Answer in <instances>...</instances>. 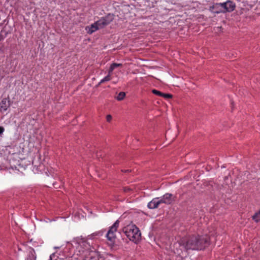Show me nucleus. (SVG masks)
Returning <instances> with one entry per match:
<instances>
[{
	"label": "nucleus",
	"mask_w": 260,
	"mask_h": 260,
	"mask_svg": "<svg viewBox=\"0 0 260 260\" xmlns=\"http://www.w3.org/2000/svg\"><path fill=\"white\" fill-rule=\"evenodd\" d=\"M210 244V238L207 235H187L180 241V246L186 250H201L204 249Z\"/></svg>",
	"instance_id": "f257e3e1"
},
{
	"label": "nucleus",
	"mask_w": 260,
	"mask_h": 260,
	"mask_svg": "<svg viewBox=\"0 0 260 260\" xmlns=\"http://www.w3.org/2000/svg\"><path fill=\"white\" fill-rule=\"evenodd\" d=\"M122 232L130 241L135 243L141 239V233L139 228L135 224H128L122 229Z\"/></svg>",
	"instance_id": "f03ea898"
},
{
	"label": "nucleus",
	"mask_w": 260,
	"mask_h": 260,
	"mask_svg": "<svg viewBox=\"0 0 260 260\" xmlns=\"http://www.w3.org/2000/svg\"><path fill=\"white\" fill-rule=\"evenodd\" d=\"M114 17V14L108 13L105 16L102 17L100 20H98L96 24L100 26L101 28H103L112 22Z\"/></svg>",
	"instance_id": "7ed1b4c3"
},
{
	"label": "nucleus",
	"mask_w": 260,
	"mask_h": 260,
	"mask_svg": "<svg viewBox=\"0 0 260 260\" xmlns=\"http://www.w3.org/2000/svg\"><path fill=\"white\" fill-rule=\"evenodd\" d=\"M159 199L161 203L169 204L174 201V196L171 193H167Z\"/></svg>",
	"instance_id": "20e7f679"
},
{
	"label": "nucleus",
	"mask_w": 260,
	"mask_h": 260,
	"mask_svg": "<svg viewBox=\"0 0 260 260\" xmlns=\"http://www.w3.org/2000/svg\"><path fill=\"white\" fill-rule=\"evenodd\" d=\"M10 106V101L9 99L4 98L0 102V111L2 112L7 111Z\"/></svg>",
	"instance_id": "39448f33"
},
{
	"label": "nucleus",
	"mask_w": 260,
	"mask_h": 260,
	"mask_svg": "<svg viewBox=\"0 0 260 260\" xmlns=\"http://www.w3.org/2000/svg\"><path fill=\"white\" fill-rule=\"evenodd\" d=\"M161 204L159 198H156L148 203L147 207L151 209L157 208L159 205Z\"/></svg>",
	"instance_id": "423d86ee"
},
{
	"label": "nucleus",
	"mask_w": 260,
	"mask_h": 260,
	"mask_svg": "<svg viewBox=\"0 0 260 260\" xmlns=\"http://www.w3.org/2000/svg\"><path fill=\"white\" fill-rule=\"evenodd\" d=\"M236 8V4L234 2L228 0L226 2L225 13L231 12Z\"/></svg>",
	"instance_id": "0eeeda50"
},
{
	"label": "nucleus",
	"mask_w": 260,
	"mask_h": 260,
	"mask_svg": "<svg viewBox=\"0 0 260 260\" xmlns=\"http://www.w3.org/2000/svg\"><path fill=\"white\" fill-rule=\"evenodd\" d=\"M209 10L211 12L213 13H223V11L220 9L219 5H218V3L214 4L212 6H210Z\"/></svg>",
	"instance_id": "6e6552de"
},
{
	"label": "nucleus",
	"mask_w": 260,
	"mask_h": 260,
	"mask_svg": "<svg viewBox=\"0 0 260 260\" xmlns=\"http://www.w3.org/2000/svg\"><path fill=\"white\" fill-rule=\"evenodd\" d=\"M106 237L107 239L111 242H114L116 239V234L112 232L108 231Z\"/></svg>",
	"instance_id": "1a4fd4ad"
},
{
	"label": "nucleus",
	"mask_w": 260,
	"mask_h": 260,
	"mask_svg": "<svg viewBox=\"0 0 260 260\" xmlns=\"http://www.w3.org/2000/svg\"><path fill=\"white\" fill-rule=\"evenodd\" d=\"M101 28L100 26L96 24V21L93 24L91 25V26L88 31V32L90 34L93 33L99 29Z\"/></svg>",
	"instance_id": "9d476101"
},
{
	"label": "nucleus",
	"mask_w": 260,
	"mask_h": 260,
	"mask_svg": "<svg viewBox=\"0 0 260 260\" xmlns=\"http://www.w3.org/2000/svg\"><path fill=\"white\" fill-rule=\"evenodd\" d=\"M119 221L118 220H117L114 224L110 228L109 231L112 232V233H114L115 234L117 230V229L119 226Z\"/></svg>",
	"instance_id": "9b49d317"
},
{
	"label": "nucleus",
	"mask_w": 260,
	"mask_h": 260,
	"mask_svg": "<svg viewBox=\"0 0 260 260\" xmlns=\"http://www.w3.org/2000/svg\"><path fill=\"white\" fill-rule=\"evenodd\" d=\"M122 64L121 63H113L111 64L109 70V73H112L113 70L119 67H122Z\"/></svg>",
	"instance_id": "f8f14e48"
},
{
	"label": "nucleus",
	"mask_w": 260,
	"mask_h": 260,
	"mask_svg": "<svg viewBox=\"0 0 260 260\" xmlns=\"http://www.w3.org/2000/svg\"><path fill=\"white\" fill-rule=\"evenodd\" d=\"M111 73H109L108 72V75H107L105 78H104L103 79H102L101 80V81L99 82L98 85H100V84H101L102 83H103L104 82L109 81L111 79Z\"/></svg>",
	"instance_id": "ddd939ff"
},
{
	"label": "nucleus",
	"mask_w": 260,
	"mask_h": 260,
	"mask_svg": "<svg viewBox=\"0 0 260 260\" xmlns=\"http://www.w3.org/2000/svg\"><path fill=\"white\" fill-rule=\"evenodd\" d=\"M252 219L256 222H258L260 221V213L258 211V212H256L252 216Z\"/></svg>",
	"instance_id": "4468645a"
},
{
	"label": "nucleus",
	"mask_w": 260,
	"mask_h": 260,
	"mask_svg": "<svg viewBox=\"0 0 260 260\" xmlns=\"http://www.w3.org/2000/svg\"><path fill=\"white\" fill-rule=\"evenodd\" d=\"M125 96V93L124 92H120L119 93L116 99L117 101H122L124 99Z\"/></svg>",
	"instance_id": "2eb2a0df"
},
{
	"label": "nucleus",
	"mask_w": 260,
	"mask_h": 260,
	"mask_svg": "<svg viewBox=\"0 0 260 260\" xmlns=\"http://www.w3.org/2000/svg\"><path fill=\"white\" fill-rule=\"evenodd\" d=\"M7 34L8 32L4 29H2L0 32V41L6 37Z\"/></svg>",
	"instance_id": "dca6fc26"
},
{
	"label": "nucleus",
	"mask_w": 260,
	"mask_h": 260,
	"mask_svg": "<svg viewBox=\"0 0 260 260\" xmlns=\"http://www.w3.org/2000/svg\"><path fill=\"white\" fill-rule=\"evenodd\" d=\"M220 9L222 10L223 13H225V9H226V2L222 3H218Z\"/></svg>",
	"instance_id": "f3484780"
},
{
	"label": "nucleus",
	"mask_w": 260,
	"mask_h": 260,
	"mask_svg": "<svg viewBox=\"0 0 260 260\" xmlns=\"http://www.w3.org/2000/svg\"><path fill=\"white\" fill-rule=\"evenodd\" d=\"M152 92L155 94V95H158V96H161L162 95V92L157 90H156V89H153L152 90Z\"/></svg>",
	"instance_id": "a211bd4d"
},
{
	"label": "nucleus",
	"mask_w": 260,
	"mask_h": 260,
	"mask_svg": "<svg viewBox=\"0 0 260 260\" xmlns=\"http://www.w3.org/2000/svg\"><path fill=\"white\" fill-rule=\"evenodd\" d=\"M161 96L164 97L165 99H169L171 98L172 97V95L169 93H162V95Z\"/></svg>",
	"instance_id": "6ab92c4d"
},
{
	"label": "nucleus",
	"mask_w": 260,
	"mask_h": 260,
	"mask_svg": "<svg viewBox=\"0 0 260 260\" xmlns=\"http://www.w3.org/2000/svg\"><path fill=\"white\" fill-rule=\"evenodd\" d=\"M132 189L129 187H127V186H125V187H123V190L124 192H126V193H128V192H129L132 191Z\"/></svg>",
	"instance_id": "aec40b11"
},
{
	"label": "nucleus",
	"mask_w": 260,
	"mask_h": 260,
	"mask_svg": "<svg viewBox=\"0 0 260 260\" xmlns=\"http://www.w3.org/2000/svg\"><path fill=\"white\" fill-rule=\"evenodd\" d=\"M112 117L111 115H108L106 116V120L108 122H110L111 120H112Z\"/></svg>",
	"instance_id": "412c9836"
},
{
	"label": "nucleus",
	"mask_w": 260,
	"mask_h": 260,
	"mask_svg": "<svg viewBox=\"0 0 260 260\" xmlns=\"http://www.w3.org/2000/svg\"><path fill=\"white\" fill-rule=\"evenodd\" d=\"M4 128L3 126H0V136L4 133Z\"/></svg>",
	"instance_id": "4be33fe9"
},
{
	"label": "nucleus",
	"mask_w": 260,
	"mask_h": 260,
	"mask_svg": "<svg viewBox=\"0 0 260 260\" xmlns=\"http://www.w3.org/2000/svg\"><path fill=\"white\" fill-rule=\"evenodd\" d=\"M131 170L127 169V170H122L121 171L123 173H129L131 172Z\"/></svg>",
	"instance_id": "5701e85b"
},
{
	"label": "nucleus",
	"mask_w": 260,
	"mask_h": 260,
	"mask_svg": "<svg viewBox=\"0 0 260 260\" xmlns=\"http://www.w3.org/2000/svg\"><path fill=\"white\" fill-rule=\"evenodd\" d=\"M54 256H55L54 253L51 254L50 256L49 260H52V259H53V257H54Z\"/></svg>",
	"instance_id": "b1692460"
},
{
	"label": "nucleus",
	"mask_w": 260,
	"mask_h": 260,
	"mask_svg": "<svg viewBox=\"0 0 260 260\" xmlns=\"http://www.w3.org/2000/svg\"><path fill=\"white\" fill-rule=\"evenodd\" d=\"M259 213H260V210H259Z\"/></svg>",
	"instance_id": "393cba45"
}]
</instances>
